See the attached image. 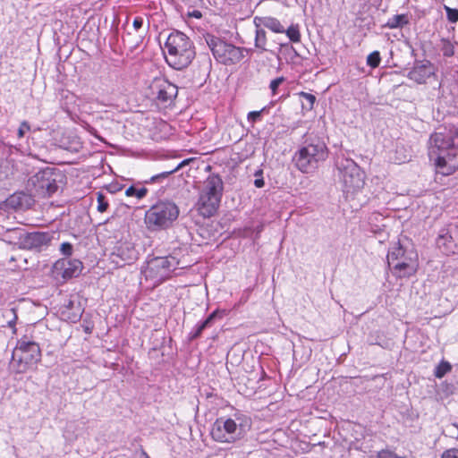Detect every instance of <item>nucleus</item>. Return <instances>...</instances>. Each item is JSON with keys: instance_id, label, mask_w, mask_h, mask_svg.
I'll return each instance as SVG.
<instances>
[{"instance_id": "e433bc0d", "label": "nucleus", "mask_w": 458, "mask_h": 458, "mask_svg": "<svg viewBox=\"0 0 458 458\" xmlns=\"http://www.w3.org/2000/svg\"><path fill=\"white\" fill-rule=\"evenodd\" d=\"M61 252L65 256H71L72 253V245L69 242H63L60 247Z\"/></svg>"}, {"instance_id": "4be33fe9", "label": "nucleus", "mask_w": 458, "mask_h": 458, "mask_svg": "<svg viewBox=\"0 0 458 458\" xmlns=\"http://www.w3.org/2000/svg\"><path fill=\"white\" fill-rule=\"evenodd\" d=\"M216 315L217 311H213L204 321L198 325L196 331L191 335V338H198L204 329L210 327L213 325L214 319L216 318Z\"/></svg>"}, {"instance_id": "6e6552de", "label": "nucleus", "mask_w": 458, "mask_h": 458, "mask_svg": "<svg viewBox=\"0 0 458 458\" xmlns=\"http://www.w3.org/2000/svg\"><path fill=\"white\" fill-rule=\"evenodd\" d=\"M246 427L242 417H220L213 423L210 434L216 442L232 444L244 437Z\"/></svg>"}, {"instance_id": "f704fd0d", "label": "nucleus", "mask_w": 458, "mask_h": 458, "mask_svg": "<svg viewBox=\"0 0 458 458\" xmlns=\"http://www.w3.org/2000/svg\"><path fill=\"white\" fill-rule=\"evenodd\" d=\"M441 458H458V448L452 447L443 452Z\"/></svg>"}, {"instance_id": "4c0bfd02", "label": "nucleus", "mask_w": 458, "mask_h": 458, "mask_svg": "<svg viewBox=\"0 0 458 458\" xmlns=\"http://www.w3.org/2000/svg\"><path fill=\"white\" fill-rule=\"evenodd\" d=\"M262 175V171L259 170L258 172H256L255 174V176L257 177L254 181V185L257 187V188H262L265 184L264 182V180L263 178L261 177Z\"/></svg>"}, {"instance_id": "f257e3e1", "label": "nucleus", "mask_w": 458, "mask_h": 458, "mask_svg": "<svg viewBox=\"0 0 458 458\" xmlns=\"http://www.w3.org/2000/svg\"><path fill=\"white\" fill-rule=\"evenodd\" d=\"M458 154V127L444 128L429 138L428 156L437 167H444L447 159Z\"/></svg>"}, {"instance_id": "ddd939ff", "label": "nucleus", "mask_w": 458, "mask_h": 458, "mask_svg": "<svg viewBox=\"0 0 458 458\" xmlns=\"http://www.w3.org/2000/svg\"><path fill=\"white\" fill-rule=\"evenodd\" d=\"M437 248L445 255L458 252V225H448L439 230L436 240Z\"/></svg>"}, {"instance_id": "a878e982", "label": "nucleus", "mask_w": 458, "mask_h": 458, "mask_svg": "<svg viewBox=\"0 0 458 458\" xmlns=\"http://www.w3.org/2000/svg\"><path fill=\"white\" fill-rule=\"evenodd\" d=\"M267 37L266 32L262 29L256 30L255 36V47L260 48L262 51H266Z\"/></svg>"}, {"instance_id": "c756f323", "label": "nucleus", "mask_w": 458, "mask_h": 458, "mask_svg": "<svg viewBox=\"0 0 458 458\" xmlns=\"http://www.w3.org/2000/svg\"><path fill=\"white\" fill-rule=\"evenodd\" d=\"M108 208V202L106 200L105 196L98 192V210L99 212H105Z\"/></svg>"}, {"instance_id": "423d86ee", "label": "nucleus", "mask_w": 458, "mask_h": 458, "mask_svg": "<svg viewBox=\"0 0 458 458\" xmlns=\"http://www.w3.org/2000/svg\"><path fill=\"white\" fill-rule=\"evenodd\" d=\"M41 360V351L34 341L22 338L17 342L13 352L11 367L18 373L22 374L37 365Z\"/></svg>"}, {"instance_id": "72a5a7b5", "label": "nucleus", "mask_w": 458, "mask_h": 458, "mask_svg": "<svg viewBox=\"0 0 458 458\" xmlns=\"http://www.w3.org/2000/svg\"><path fill=\"white\" fill-rule=\"evenodd\" d=\"M265 111V108H262L259 111H251L248 114V121L251 123H254L258 120L260 119L261 114Z\"/></svg>"}, {"instance_id": "2f4dec72", "label": "nucleus", "mask_w": 458, "mask_h": 458, "mask_svg": "<svg viewBox=\"0 0 458 458\" xmlns=\"http://www.w3.org/2000/svg\"><path fill=\"white\" fill-rule=\"evenodd\" d=\"M377 458H404L402 456L397 455L394 452L385 449L377 452Z\"/></svg>"}, {"instance_id": "6ab92c4d", "label": "nucleus", "mask_w": 458, "mask_h": 458, "mask_svg": "<svg viewBox=\"0 0 458 458\" xmlns=\"http://www.w3.org/2000/svg\"><path fill=\"white\" fill-rule=\"evenodd\" d=\"M254 21L257 24V26L262 25V26L267 28L268 30H272L273 32H276V33L284 32V26L281 24V22L276 18L268 17V16L261 17V18L256 17Z\"/></svg>"}, {"instance_id": "dca6fc26", "label": "nucleus", "mask_w": 458, "mask_h": 458, "mask_svg": "<svg viewBox=\"0 0 458 458\" xmlns=\"http://www.w3.org/2000/svg\"><path fill=\"white\" fill-rule=\"evenodd\" d=\"M154 98L162 103L172 101L178 93L177 87L164 80H155L150 86Z\"/></svg>"}, {"instance_id": "7c9ffc66", "label": "nucleus", "mask_w": 458, "mask_h": 458, "mask_svg": "<svg viewBox=\"0 0 458 458\" xmlns=\"http://www.w3.org/2000/svg\"><path fill=\"white\" fill-rule=\"evenodd\" d=\"M445 12L447 19L451 22H456L458 21V9H453L445 6Z\"/></svg>"}, {"instance_id": "f03ea898", "label": "nucleus", "mask_w": 458, "mask_h": 458, "mask_svg": "<svg viewBox=\"0 0 458 458\" xmlns=\"http://www.w3.org/2000/svg\"><path fill=\"white\" fill-rule=\"evenodd\" d=\"M165 60L176 70L188 67L195 58L196 52L192 41L182 32L175 30L169 34L165 43Z\"/></svg>"}, {"instance_id": "79ce46f5", "label": "nucleus", "mask_w": 458, "mask_h": 458, "mask_svg": "<svg viewBox=\"0 0 458 458\" xmlns=\"http://www.w3.org/2000/svg\"><path fill=\"white\" fill-rule=\"evenodd\" d=\"M85 331H86L87 333H90V329H89L88 327L85 328Z\"/></svg>"}, {"instance_id": "a211bd4d", "label": "nucleus", "mask_w": 458, "mask_h": 458, "mask_svg": "<svg viewBox=\"0 0 458 458\" xmlns=\"http://www.w3.org/2000/svg\"><path fill=\"white\" fill-rule=\"evenodd\" d=\"M64 269L63 276L64 278H72L77 276L82 269V263L79 259L62 260L57 263Z\"/></svg>"}, {"instance_id": "1a4fd4ad", "label": "nucleus", "mask_w": 458, "mask_h": 458, "mask_svg": "<svg viewBox=\"0 0 458 458\" xmlns=\"http://www.w3.org/2000/svg\"><path fill=\"white\" fill-rule=\"evenodd\" d=\"M417 261V253L411 249L405 250L400 243H395L388 250V266L399 277L413 275L418 267Z\"/></svg>"}, {"instance_id": "58836bf2", "label": "nucleus", "mask_w": 458, "mask_h": 458, "mask_svg": "<svg viewBox=\"0 0 458 458\" xmlns=\"http://www.w3.org/2000/svg\"><path fill=\"white\" fill-rule=\"evenodd\" d=\"M132 25L136 30H140L143 25V19L141 17H136L133 20Z\"/></svg>"}, {"instance_id": "f8f14e48", "label": "nucleus", "mask_w": 458, "mask_h": 458, "mask_svg": "<svg viewBox=\"0 0 458 458\" xmlns=\"http://www.w3.org/2000/svg\"><path fill=\"white\" fill-rule=\"evenodd\" d=\"M30 190L41 197L50 196L57 191L58 185L50 168L36 173L28 181Z\"/></svg>"}, {"instance_id": "c9c22d12", "label": "nucleus", "mask_w": 458, "mask_h": 458, "mask_svg": "<svg viewBox=\"0 0 458 458\" xmlns=\"http://www.w3.org/2000/svg\"><path fill=\"white\" fill-rule=\"evenodd\" d=\"M30 130V126L28 122L23 121L18 129V137L22 138L26 132Z\"/></svg>"}, {"instance_id": "ea45409f", "label": "nucleus", "mask_w": 458, "mask_h": 458, "mask_svg": "<svg viewBox=\"0 0 458 458\" xmlns=\"http://www.w3.org/2000/svg\"><path fill=\"white\" fill-rule=\"evenodd\" d=\"M191 15H192L193 17H195V18H198V19L201 18V16H202V15H201V13H200L199 11H193V13H191Z\"/></svg>"}, {"instance_id": "39448f33", "label": "nucleus", "mask_w": 458, "mask_h": 458, "mask_svg": "<svg viewBox=\"0 0 458 458\" xmlns=\"http://www.w3.org/2000/svg\"><path fill=\"white\" fill-rule=\"evenodd\" d=\"M223 189V181L216 174L208 176L204 182L196 204L199 213L203 217H210L216 213L221 201Z\"/></svg>"}, {"instance_id": "7ed1b4c3", "label": "nucleus", "mask_w": 458, "mask_h": 458, "mask_svg": "<svg viewBox=\"0 0 458 458\" xmlns=\"http://www.w3.org/2000/svg\"><path fill=\"white\" fill-rule=\"evenodd\" d=\"M179 208L170 200H160L148 208L144 223L149 231H160L170 227L179 216Z\"/></svg>"}, {"instance_id": "473e14b6", "label": "nucleus", "mask_w": 458, "mask_h": 458, "mask_svg": "<svg viewBox=\"0 0 458 458\" xmlns=\"http://www.w3.org/2000/svg\"><path fill=\"white\" fill-rule=\"evenodd\" d=\"M284 81V77H278L273 81H271L270 84H269V89H271L272 91V94L273 95H276V90L278 89V87Z\"/></svg>"}, {"instance_id": "2eb2a0df", "label": "nucleus", "mask_w": 458, "mask_h": 458, "mask_svg": "<svg viewBox=\"0 0 458 458\" xmlns=\"http://www.w3.org/2000/svg\"><path fill=\"white\" fill-rule=\"evenodd\" d=\"M16 238L18 239L17 243L22 249H38L42 246L47 245L52 239V236L47 232H31L24 233L21 230L13 231Z\"/></svg>"}, {"instance_id": "393cba45", "label": "nucleus", "mask_w": 458, "mask_h": 458, "mask_svg": "<svg viewBox=\"0 0 458 458\" xmlns=\"http://www.w3.org/2000/svg\"><path fill=\"white\" fill-rule=\"evenodd\" d=\"M408 23V19L404 14L394 15L391 18L387 25L391 29L400 28Z\"/></svg>"}, {"instance_id": "aec40b11", "label": "nucleus", "mask_w": 458, "mask_h": 458, "mask_svg": "<svg viewBox=\"0 0 458 458\" xmlns=\"http://www.w3.org/2000/svg\"><path fill=\"white\" fill-rule=\"evenodd\" d=\"M32 199L23 192L14 193L8 199V204L14 208H28Z\"/></svg>"}, {"instance_id": "c85d7f7f", "label": "nucleus", "mask_w": 458, "mask_h": 458, "mask_svg": "<svg viewBox=\"0 0 458 458\" xmlns=\"http://www.w3.org/2000/svg\"><path fill=\"white\" fill-rule=\"evenodd\" d=\"M380 54L378 51H374L368 55L367 64L372 68H376L380 64Z\"/></svg>"}, {"instance_id": "a19ab883", "label": "nucleus", "mask_w": 458, "mask_h": 458, "mask_svg": "<svg viewBox=\"0 0 458 458\" xmlns=\"http://www.w3.org/2000/svg\"><path fill=\"white\" fill-rule=\"evenodd\" d=\"M140 458H150V457L144 450H141Z\"/></svg>"}, {"instance_id": "cd10ccee", "label": "nucleus", "mask_w": 458, "mask_h": 458, "mask_svg": "<svg viewBox=\"0 0 458 458\" xmlns=\"http://www.w3.org/2000/svg\"><path fill=\"white\" fill-rule=\"evenodd\" d=\"M284 31L291 41L297 43L301 40V34L297 26L292 25Z\"/></svg>"}, {"instance_id": "b1692460", "label": "nucleus", "mask_w": 458, "mask_h": 458, "mask_svg": "<svg viewBox=\"0 0 458 458\" xmlns=\"http://www.w3.org/2000/svg\"><path fill=\"white\" fill-rule=\"evenodd\" d=\"M148 193V189L145 187L137 188L130 186L125 190V195L128 197H135L138 199H143Z\"/></svg>"}, {"instance_id": "f3484780", "label": "nucleus", "mask_w": 458, "mask_h": 458, "mask_svg": "<svg viewBox=\"0 0 458 458\" xmlns=\"http://www.w3.org/2000/svg\"><path fill=\"white\" fill-rule=\"evenodd\" d=\"M111 257L114 263L118 267H123L137 259V251L131 243L123 242L114 248Z\"/></svg>"}, {"instance_id": "20e7f679", "label": "nucleus", "mask_w": 458, "mask_h": 458, "mask_svg": "<svg viewBox=\"0 0 458 458\" xmlns=\"http://www.w3.org/2000/svg\"><path fill=\"white\" fill-rule=\"evenodd\" d=\"M338 178L346 197L353 196L364 186V174L351 158L338 157L335 160Z\"/></svg>"}, {"instance_id": "9b49d317", "label": "nucleus", "mask_w": 458, "mask_h": 458, "mask_svg": "<svg viewBox=\"0 0 458 458\" xmlns=\"http://www.w3.org/2000/svg\"><path fill=\"white\" fill-rule=\"evenodd\" d=\"M178 265L179 261L175 257H157L148 262L143 273L146 278H151L159 283L166 279Z\"/></svg>"}, {"instance_id": "0eeeda50", "label": "nucleus", "mask_w": 458, "mask_h": 458, "mask_svg": "<svg viewBox=\"0 0 458 458\" xmlns=\"http://www.w3.org/2000/svg\"><path fill=\"white\" fill-rule=\"evenodd\" d=\"M327 157V148L319 139L305 142L293 157L296 167L302 173H310L314 170L318 164Z\"/></svg>"}, {"instance_id": "bb28decb", "label": "nucleus", "mask_w": 458, "mask_h": 458, "mask_svg": "<svg viewBox=\"0 0 458 458\" xmlns=\"http://www.w3.org/2000/svg\"><path fill=\"white\" fill-rule=\"evenodd\" d=\"M452 369V367L447 361H441L435 369V376L437 378L443 377L447 372Z\"/></svg>"}, {"instance_id": "412c9836", "label": "nucleus", "mask_w": 458, "mask_h": 458, "mask_svg": "<svg viewBox=\"0 0 458 458\" xmlns=\"http://www.w3.org/2000/svg\"><path fill=\"white\" fill-rule=\"evenodd\" d=\"M191 159H185V160H182L180 164H178L175 167L168 170V171H165V172H162L160 174H157L156 175H153L150 179H149V182H159L161 181H163L164 179H166L170 174L177 172L179 169H181L182 167L185 166L186 165H188L190 163Z\"/></svg>"}, {"instance_id": "4468645a", "label": "nucleus", "mask_w": 458, "mask_h": 458, "mask_svg": "<svg viewBox=\"0 0 458 458\" xmlns=\"http://www.w3.org/2000/svg\"><path fill=\"white\" fill-rule=\"evenodd\" d=\"M407 77L418 84H425L430 79L437 80V68L429 61L417 62L408 72ZM442 88V82L437 81V89Z\"/></svg>"}, {"instance_id": "5701e85b", "label": "nucleus", "mask_w": 458, "mask_h": 458, "mask_svg": "<svg viewBox=\"0 0 458 458\" xmlns=\"http://www.w3.org/2000/svg\"><path fill=\"white\" fill-rule=\"evenodd\" d=\"M298 95L300 96V98H302V101H301L302 109L306 110V111L312 110L315 101H316V97L310 93H307V92H303V91L298 93Z\"/></svg>"}, {"instance_id": "9d476101", "label": "nucleus", "mask_w": 458, "mask_h": 458, "mask_svg": "<svg viewBox=\"0 0 458 458\" xmlns=\"http://www.w3.org/2000/svg\"><path fill=\"white\" fill-rule=\"evenodd\" d=\"M205 40L214 57L223 64L230 65L237 64L244 57L246 49L237 47L217 37L208 34L205 37Z\"/></svg>"}]
</instances>
